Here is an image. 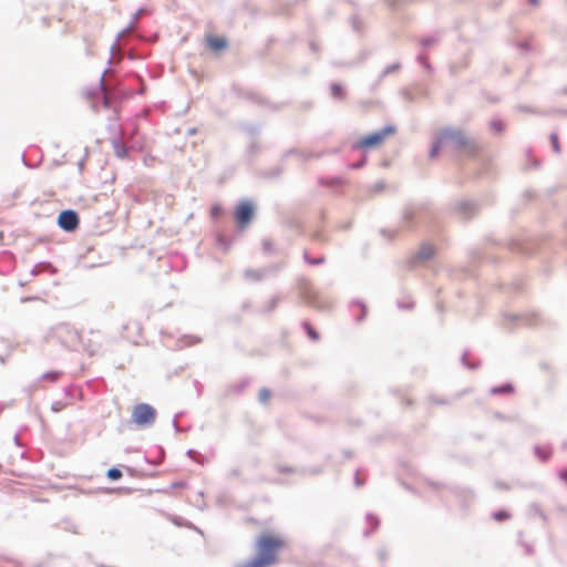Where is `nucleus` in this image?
<instances>
[{
    "mask_svg": "<svg viewBox=\"0 0 567 567\" xmlns=\"http://www.w3.org/2000/svg\"><path fill=\"white\" fill-rule=\"evenodd\" d=\"M559 478L567 484V468L559 472Z\"/></svg>",
    "mask_w": 567,
    "mask_h": 567,
    "instance_id": "a211bd4d",
    "label": "nucleus"
},
{
    "mask_svg": "<svg viewBox=\"0 0 567 567\" xmlns=\"http://www.w3.org/2000/svg\"><path fill=\"white\" fill-rule=\"evenodd\" d=\"M536 454L543 460L546 461L551 455V450L547 447H536Z\"/></svg>",
    "mask_w": 567,
    "mask_h": 567,
    "instance_id": "9b49d317",
    "label": "nucleus"
},
{
    "mask_svg": "<svg viewBox=\"0 0 567 567\" xmlns=\"http://www.w3.org/2000/svg\"><path fill=\"white\" fill-rule=\"evenodd\" d=\"M156 419V410L146 403L136 404L132 411V420L140 426L151 425Z\"/></svg>",
    "mask_w": 567,
    "mask_h": 567,
    "instance_id": "20e7f679",
    "label": "nucleus"
},
{
    "mask_svg": "<svg viewBox=\"0 0 567 567\" xmlns=\"http://www.w3.org/2000/svg\"><path fill=\"white\" fill-rule=\"evenodd\" d=\"M270 396H271L270 390H268V389L260 390V392H259V400L262 403H267L269 401Z\"/></svg>",
    "mask_w": 567,
    "mask_h": 567,
    "instance_id": "4468645a",
    "label": "nucleus"
},
{
    "mask_svg": "<svg viewBox=\"0 0 567 567\" xmlns=\"http://www.w3.org/2000/svg\"><path fill=\"white\" fill-rule=\"evenodd\" d=\"M206 47L213 52H220L228 47V41L225 37L208 34L205 37Z\"/></svg>",
    "mask_w": 567,
    "mask_h": 567,
    "instance_id": "0eeeda50",
    "label": "nucleus"
},
{
    "mask_svg": "<svg viewBox=\"0 0 567 567\" xmlns=\"http://www.w3.org/2000/svg\"><path fill=\"white\" fill-rule=\"evenodd\" d=\"M236 224L239 228H245L249 225L254 217V207L249 202H241L234 212Z\"/></svg>",
    "mask_w": 567,
    "mask_h": 567,
    "instance_id": "39448f33",
    "label": "nucleus"
},
{
    "mask_svg": "<svg viewBox=\"0 0 567 567\" xmlns=\"http://www.w3.org/2000/svg\"><path fill=\"white\" fill-rule=\"evenodd\" d=\"M396 133V128L392 125H388L382 130L371 133L367 136L361 137L355 144L354 147L358 150H369L379 147L383 144V142L393 136Z\"/></svg>",
    "mask_w": 567,
    "mask_h": 567,
    "instance_id": "7ed1b4c3",
    "label": "nucleus"
},
{
    "mask_svg": "<svg viewBox=\"0 0 567 567\" xmlns=\"http://www.w3.org/2000/svg\"><path fill=\"white\" fill-rule=\"evenodd\" d=\"M106 476L111 481H116V480H120L122 477V472L118 468H116V467H112V468H110L107 471Z\"/></svg>",
    "mask_w": 567,
    "mask_h": 567,
    "instance_id": "f8f14e48",
    "label": "nucleus"
},
{
    "mask_svg": "<svg viewBox=\"0 0 567 567\" xmlns=\"http://www.w3.org/2000/svg\"><path fill=\"white\" fill-rule=\"evenodd\" d=\"M221 212V208L219 206H214L212 209H210V215L213 217H217Z\"/></svg>",
    "mask_w": 567,
    "mask_h": 567,
    "instance_id": "f3484780",
    "label": "nucleus"
},
{
    "mask_svg": "<svg viewBox=\"0 0 567 567\" xmlns=\"http://www.w3.org/2000/svg\"><path fill=\"white\" fill-rule=\"evenodd\" d=\"M551 141H553V145H554L555 151L558 152L559 151V145H558L557 136L553 135L551 136Z\"/></svg>",
    "mask_w": 567,
    "mask_h": 567,
    "instance_id": "6ab92c4d",
    "label": "nucleus"
},
{
    "mask_svg": "<svg viewBox=\"0 0 567 567\" xmlns=\"http://www.w3.org/2000/svg\"><path fill=\"white\" fill-rule=\"evenodd\" d=\"M331 94L334 97H342L343 96V90L342 86L339 84H332L331 85Z\"/></svg>",
    "mask_w": 567,
    "mask_h": 567,
    "instance_id": "ddd939ff",
    "label": "nucleus"
},
{
    "mask_svg": "<svg viewBox=\"0 0 567 567\" xmlns=\"http://www.w3.org/2000/svg\"><path fill=\"white\" fill-rule=\"evenodd\" d=\"M447 144L461 156H475L480 152V145L466 135L465 132L455 128H444L439 133L430 156L435 157L440 150Z\"/></svg>",
    "mask_w": 567,
    "mask_h": 567,
    "instance_id": "f257e3e1",
    "label": "nucleus"
},
{
    "mask_svg": "<svg viewBox=\"0 0 567 567\" xmlns=\"http://www.w3.org/2000/svg\"><path fill=\"white\" fill-rule=\"evenodd\" d=\"M512 391H513V386L511 384L504 385L502 388H494L492 390L493 393H507V392H512Z\"/></svg>",
    "mask_w": 567,
    "mask_h": 567,
    "instance_id": "dca6fc26",
    "label": "nucleus"
},
{
    "mask_svg": "<svg viewBox=\"0 0 567 567\" xmlns=\"http://www.w3.org/2000/svg\"><path fill=\"white\" fill-rule=\"evenodd\" d=\"M287 546L286 538L274 532L260 534L256 539L257 556L255 559L262 567H270L278 563V554Z\"/></svg>",
    "mask_w": 567,
    "mask_h": 567,
    "instance_id": "f03ea898",
    "label": "nucleus"
},
{
    "mask_svg": "<svg viewBox=\"0 0 567 567\" xmlns=\"http://www.w3.org/2000/svg\"><path fill=\"white\" fill-rule=\"evenodd\" d=\"M303 328L307 331V334L311 340L317 341L319 339V333L315 330V328L309 322H305Z\"/></svg>",
    "mask_w": 567,
    "mask_h": 567,
    "instance_id": "9d476101",
    "label": "nucleus"
},
{
    "mask_svg": "<svg viewBox=\"0 0 567 567\" xmlns=\"http://www.w3.org/2000/svg\"><path fill=\"white\" fill-rule=\"evenodd\" d=\"M434 255V249L431 245L423 246L419 251V257L427 259Z\"/></svg>",
    "mask_w": 567,
    "mask_h": 567,
    "instance_id": "1a4fd4ad",
    "label": "nucleus"
},
{
    "mask_svg": "<svg viewBox=\"0 0 567 567\" xmlns=\"http://www.w3.org/2000/svg\"><path fill=\"white\" fill-rule=\"evenodd\" d=\"M530 2H532L533 4H537V3H538V1H537V0H530Z\"/></svg>",
    "mask_w": 567,
    "mask_h": 567,
    "instance_id": "412c9836",
    "label": "nucleus"
},
{
    "mask_svg": "<svg viewBox=\"0 0 567 567\" xmlns=\"http://www.w3.org/2000/svg\"><path fill=\"white\" fill-rule=\"evenodd\" d=\"M322 261H323V259H322V258L309 260V262H310V264H313V265L320 264V262H322Z\"/></svg>",
    "mask_w": 567,
    "mask_h": 567,
    "instance_id": "aec40b11",
    "label": "nucleus"
},
{
    "mask_svg": "<svg viewBox=\"0 0 567 567\" xmlns=\"http://www.w3.org/2000/svg\"><path fill=\"white\" fill-rule=\"evenodd\" d=\"M58 224L62 229L72 231L79 226V217L73 210H63L58 217Z\"/></svg>",
    "mask_w": 567,
    "mask_h": 567,
    "instance_id": "423d86ee",
    "label": "nucleus"
},
{
    "mask_svg": "<svg viewBox=\"0 0 567 567\" xmlns=\"http://www.w3.org/2000/svg\"><path fill=\"white\" fill-rule=\"evenodd\" d=\"M511 517L509 513H507L506 511H499L497 513L494 514V519L498 520V522H503V520H506Z\"/></svg>",
    "mask_w": 567,
    "mask_h": 567,
    "instance_id": "2eb2a0df",
    "label": "nucleus"
},
{
    "mask_svg": "<svg viewBox=\"0 0 567 567\" xmlns=\"http://www.w3.org/2000/svg\"><path fill=\"white\" fill-rule=\"evenodd\" d=\"M61 374L60 371H50L42 374L41 380L53 383L60 379Z\"/></svg>",
    "mask_w": 567,
    "mask_h": 567,
    "instance_id": "6e6552de",
    "label": "nucleus"
}]
</instances>
